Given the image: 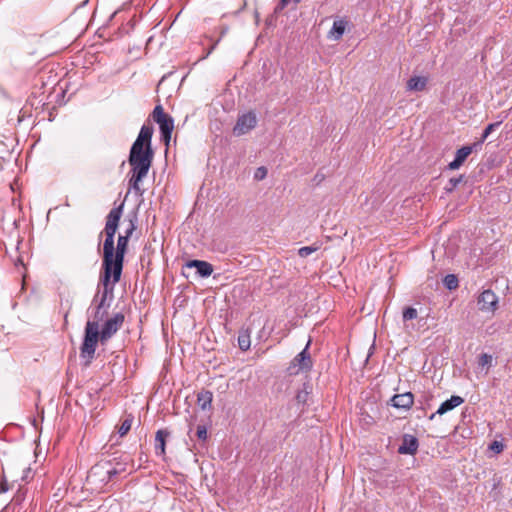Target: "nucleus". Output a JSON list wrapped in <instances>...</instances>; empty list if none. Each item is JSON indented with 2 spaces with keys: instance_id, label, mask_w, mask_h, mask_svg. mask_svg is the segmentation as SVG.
<instances>
[{
  "instance_id": "obj_34",
  "label": "nucleus",
  "mask_w": 512,
  "mask_h": 512,
  "mask_svg": "<svg viewBox=\"0 0 512 512\" xmlns=\"http://www.w3.org/2000/svg\"><path fill=\"white\" fill-rule=\"evenodd\" d=\"M285 7H286V5H284L283 3H281V2L279 1V3L277 4V6H276V7H275V9H274V13H275V14L280 13V12H281Z\"/></svg>"
},
{
  "instance_id": "obj_1",
  "label": "nucleus",
  "mask_w": 512,
  "mask_h": 512,
  "mask_svg": "<svg viewBox=\"0 0 512 512\" xmlns=\"http://www.w3.org/2000/svg\"><path fill=\"white\" fill-rule=\"evenodd\" d=\"M124 203L114 207L106 216L105 227L100 236L105 235L103 243V274L101 283L109 285L112 279L113 285L118 283L121 278L124 257L128 248L129 238L120 234L117 239V245L114 246V238L119 227V222L123 214Z\"/></svg>"
},
{
  "instance_id": "obj_37",
  "label": "nucleus",
  "mask_w": 512,
  "mask_h": 512,
  "mask_svg": "<svg viewBox=\"0 0 512 512\" xmlns=\"http://www.w3.org/2000/svg\"><path fill=\"white\" fill-rule=\"evenodd\" d=\"M162 136V139L164 140V142L166 143V145L169 144V141L171 139V134H161Z\"/></svg>"
},
{
  "instance_id": "obj_17",
  "label": "nucleus",
  "mask_w": 512,
  "mask_h": 512,
  "mask_svg": "<svg viewBox=\"0 0 512 512\" xmlns=\"http://www.w3.org/2000/svg\"><path fill=\"white\" fill-rule=\"evenodd\" d=\"M169 436V432L166 430H158L155 436V451L157 455H163L165 453V441Z\"/></svg>"
},
{
  "instance_id": "obj_10",
  "label": "nucleus",
  "mask_w": 512,
  "mask_h": 512,
  "mask_svg": "<svg viewBox=\"0 0 512 512\" xmlns=\"http://www.w3.org/2000/svg\"><path fill=\"white\" fill-rule=\"evenodd\" d=\"M309 346L310 341H308L305 348L299 354H297V356L292 361V365L294 367L297 366L299 370H310L312 368L313 364L308 352Z\"/></svg>"
},
{
  "instance_id": "obj_28",
  "label": "nucleus",
  "mask_w": 512,
  "mask_h": 512,
  "mask_svg": "<svg viewBox=\"0 0 512 512\" xmlns=\"http://www.w3.org/2000/svg\"><path fill=\"white\" fill-rule=\"evenodd\" d=\"M196 435L199 440L205 441L207 439V428L204 425L197 427Z\"/></svg>"
},
{
  "instance_id": "obj_6",
  "label": "nucleus",
  "mask_w": 512,
  "mask_h": 512,
  "mask_svg": "<svg viewBox=\"0 0 512 512\" xmlns=\"http://www.w3.org/2000/svg\"><path fill=\"white\" fill-rule=\"evenodd\" d=\"M154 121L159 125L161 134H172L174 120L164 112L161 105H157L152 113Z\"/></svg>"
},
{
  "instance_id": "obj_20",
  "label": "nucleus",
  "mask_w": 512,
  "mask_h": 512,
  "mask_svg": "<svg viewBox=\"0 0 512 512\" xmlns=\"http://www.w3.org/2000/svg\"><path fill=\"white\" fill-rule=\"evenodd\" d=\"M444 285L449 290H454L458 287V279L454 274H448L444 277Z\"/></svg>"
},
{
  "instance_id": "obj_41",
  "label": "nucleus",
  "mask_w": 512,
  "mask_h": 512,
  "mask_svg": "<svg viewBox=\"0 0 512 512\" xmlns=\"http://www.w3.org/2000/svg\"><path fill=\"white\" fill-rule=\"evenodd\" d=\"M301 0H294L295 3H299Z\"/></svg>"
},
{
  "instance_id": "obj_27",
  "label": "nucleus",
  "mask_w": 512,
  "mask_h": 512,
  "mask_svg": "<svg viewBox=\"0 0 512 512\" xmlns=\"http://www.w3.org/2000/svg\"><path fill=\"white\" fill-rule=\"evenodd\" d=\"M492 360L493 358L491 355L483 353L479 357L478 364L481 367L490 366L492 364Z\"/></svg>"
},
{
  "instance_id": "obj_3",
  "label": "nucleus",
  "mask_w": 512,
  "mask_h": 512,
  "mask_svg": "<svg viewBox=\"0 0 512 512\" xmlns=\"http://www.w3.org/2000/svg\"><path fill=\"white\" fill-rule=\"evenodd\" d=\"M100 332L95 322H86L83 343L80 347V357L84 359V366H89L94 358Z\"/></svg>"
},
{
  "instance_id": "obj_15",
  "label": "nucleus",
  "mask_w": 512,
  "mask_h": 512,
  "mask_svg": "<svg viewBox=\"0 0 512 512\" xmlns=\"http://www.w3.org/2000/svg\"><path fill=\"white\" fill-rule=\"evenodd\" d=\"M428 78L425 76H413L407 81V90L420 92L426 88Z\"/></svg>"
},
{
  "instance_id": "obj_13",
  "label": "nucleus",
  "mask_w": 512,
  "mask_h": 512,
  "mask_svg": "<svg viewBox=\"0 0 512 512\" xmlns=\"http://www.w3.org/2000/svg\"><path fill=\"white\" fill-rule=\"evenodd\" d=\"M463 402L464 399L462 397L454 395L450 399L444 401L437 409V411L430 415L429 419L433 420L435 415H443L461 405Z\"/></svg>"
},
{
  "instance_id": "obj_7",
  "label": "nucleus",
  "mask_w": 512,
  "mask_h": 512,
  "mask_svg": "<svg viewBox=\"0 0 512 512\" xmlns=\"http://www.w3.org/2000/svg\"><path fill=\"white\" fill-rule=\"evenodd\" d=\"M123 322L124 315L122 313H117L112 318L108 319L100 331L101 342H105L110 339L120 329Z\"/></svg>"
},
{
  "instance_id": "obj_4",
  "label": "nucleus",
  "mask_w": 512,
  "mask_h": 512,
  "mask_svg": "<svg viewBox=\"0 0 512 512\" xmlns=\"http://www.w3.org/2000/svg\"><path fill=\"white\" fill-rule=\"evenodd\" d=\"M103 286H104V289L101 292V294L98 292L93 298L92 305H95V307H90L88 309V313L90 311L92 313V315L90 316V317H92V320L88 319L87 322H95L98 326H99V322L101 320H103V318L107 314V308L109 305H106V300H107L108 293L112 292L114 285L112 284L110 289L108 288L109 285H107V286L103 285Z\"/></svg>"
},
{
  "instance_id": "obj_31",
  "label": "nucleus",
  "mask_w": 512,
  "mask_h": 512,
  "mask_svg": "<svg viewBox=\"0 0 512 512\" xmlns=\"http://www.w3.org/2000/svg\"><path fill=\"white\" fill-rule=\"evenodd\" d=\"M307 395H308V394H307V392H305V391H300V392H298V393H297V395H296V399H297V401H298L299 403H305V402H306V400H307Z\"/></svg>"
},
{
  "instance_id": "obj_9",
  "label": "nucleus",
  "mask_w": 512,
  "mask_h": 512,
  "mask_svg": "<svg viewBox=\"0 0 512 512\" xmlns=\"http://www.w3.org/2000/svg\"><path fill=\"white\" fill-rule=\"evenodd\" d=\"M479 146V143H473L472 145L463 146L456 151L455 158L448 164V169L457 170L465 162L467 157Z\"/></svg>"
},
{
  "instance_id": "obj_40",
  "label": "nucleus",
  "mask_w": 512,
  "mask_h": 512,
  "mask_svg": "<svg viewBox=\"0 0 512 512\" xmlns=\"http://www.w3.org/2000/svg\"><path fill=\"white\" fill-rule=\"evenodd\" d=\"M218 42H219V40H218V41H217V42H216V43L211 47V49H210L209 53H210L213 49H215V46L217 45V43H218Z\"/></svg>"
},
{
  "instance_id": "obj_35",
  "label": "nucleus",
  "mask_w": 512,
  "mask_h": 512,
  "mask_svg": "<svg viewBox=\"0 0 512 512\" xmlns=\"http://www.w3.org/2000/svg\"><path fill=\"white\" fill-rule=\"evenodd\" d=\"M30 474H31V469L30 468L25 469L24 474L22 476V480L28 481V479L31 477Z\"/></svg>"
},
{
  "instance_id": "obj_11",
  "label": "nucleus",
  "mask_w": 512,
  "mask_h": 512,
  "mask_svg": "<svg viewBox=\"0 0 512 512\" xmlns=\"http://www.w3.org/2000/svg\"><path fill=\"white\" fill-rule=\"evenodd\" d=\"M186 268H195L200 277L206 278L213 273V266L203 260H189L185 263Z\"/></svg>"
},
{
  "instance_id": "obj_18",
  "label": "nucleus",
  "mask_w": 512,
  "mask_h": 512,
  "mask_svg": "<svg viewBox=\"0 0 512 512\" xmlns=\"http://www.w3.org/2000/svg\"><path fill=\"white\" fill-rule=\"evenodd\" d=\"M213 394L209 390H203L197 395V403L202 410L211 408Z\"/></svg>"
},
{
  "instance_id": "obj_24",
  "label": "nucleus",
  "mask_w": 512,
  "mask_h": 512,
  "mask_svg": "<svg viewBox=\"0 0 512 512\" xmlns=\"http://www.w3.org/2000/svg\"><path fill=\"white\" fill-rule=\"evenodd\" d=\"M462 181H463L462 175H460L459 177L451 178L448 182V185L445 187V190L448 193H451L458 186V184L461 183Z\"/></svg>"
},
{
  "instance_id": "obj_8",
  "label": "nucleus",
  "mask_w": 512,
  "mask_h": 512,
  "mask_svg": "<svg viewBox=\"0 0 512 512\" xmlns=\"http://www.w3.org/2000/svg\"><path fill=\"white\" fill-rule=\"evenodd\" d=\"M479 310L494 313L498 306V297L490 289L484 290L477 298Z\"/></svg>"
},
{
  "instance_id": "obj_30",
  "label": "nucleus",
  "mask_w": 512,
  "mask_h": 512,
  "mask_svg": "<svg viewBox=\"0 0 512 512\" xmlns=\"http://www.w3.org/2000/svg\"><path fill=\"white\" fill-rule=\"evenodd\" d=\"M490 449L493 450L494 452L496 453H500L503 451L504 449V445L503 443L499 442V441H494L492 442V444L490 445Z\"/></svg>"
},
{
  "instance_id": "obj_16",
  "label": "nucleus",
  "mask_w": 512,
  "mask_h": 512,
  "mask_svg": "<svg viewBox=\"0 0 512 512\" xmlns=\"http://www.w3.org/2000/svg\"><path fill=\"white\" fill-rule=\"evenodd\" d=\"M346 21L338 19L333 22V26L328 33V37L333 40H339L343 36L346 29Z\"/></svg>"
},
{
  "instance_id": "obj_26",
  "label": "nucleus",
  "mask_w": 512,
  "mask_h": 512,
  "mask_svg": "<svg viewBox=\"0 0 512 512\" xmlns=\"http://www.w3.org/2000/svg\"><path fill=\"white\" fill-rule=\"evenodd\" d=\"M136 220V216L129 219V225L125 229L124 234H122L123 236H127L129 239L131 238L133 232L136 230Z\"/></svg>"
},
{
  "instance_id": "obj_14",
  "label": "nucleus",
  "mask_w": 512,
  "mask_h": 512,
  "mask_svg": "<svg viewBox=\"0 0 512 512\" xmlns=\"http://www.w3.org/2000/svg\"><path fill=\"white\" fill-rule=\"evenodd\" d=\"M419 443L415 436L406 434L403 437L402 444L398 448L400 454L413 455L418 449Z\"/></svg>"
},
{
  "instance_id": "obj_32",
  "label": "nucleus",
  "mask_w": 512,
  "mask_h": 512,
  "mask_svg": "<svg viewBox=\"0 0 512 512\" xmlns=\"http://www.w3.org/2000/svg\"><path fill=\"white\" fill-rule=\"evenodd\" d=\"M9 489L7 481L3 479L2 482H0V494L7 492Z\"/></svg>"
},
{
  "instance_id": "obj_39",
  "label": "nucleus",
  "mask_w": 512,
  "mask_h": 512,
  "mask_svg": "<svg viewBox=\"0 0 512 512\" xmlns=\"http://www.w3.org/2000/svg\"><path fill=\"white\" fill-rule=\"evenodd\" d=\"M228 28H224L221 32V36H223L227 32Z\"/></svg>"
},
{
  "instance_id": "obj_23",
  "label": "nucleus",
  "mask_w": 512,
  "mask_h": 512,
  "mask_svg": "<svg viewBox=\"0 0 512 512\" xmlns=\"http://www.w3.org/2000/svg\"><path fill=\"white\" fill-rule=\"evenodd\" d=\"M238 345L239 348L243 351H246L250 348V337L247 334H242L238 336Z\"/></svg>"
},
{
  "instance_id": "obj_36",
  "label": "nucleus",
  "mask_w": 512,
  "mask_h": 512,
  "mask_svg": "<svg viewBox=\"0 0 512 512\" xmlns=\"http://www.w3.org/2000/svg\"><path fill=\"white\" fill-rule=\"evenodd\" d=\"M117 470L116 469H111V470H108L107 471V475H108V479H112L113 476L117 475Z\"/></svg>"
},
{
  "instance_id": "obj_29",
  "label": "nucleus",
  "mask_w": 512,
  "mask_h": 512,
  "mask_svg": "<svg viewBox=\"0 0 512 512\" xmlns=\"http://www.w3.org/2000/svg\"><path fill=\"white\" fill-rule=\"evenodd\" d=\"M266 174H267V170L265 167H259L256 172H255V175H254V178L257 179V180H262L266 177Z\"/></svg>"
},
{
  "instance_id": "obj_21",
  "label": "nucleus",
  "mask_w": 512,
  "mask_h": 512,
  "mask_svg": "<svg viewBox=\"0 0 512 512\" xmlns=\"http://www.w3.org/2000/svg\"><path fill=\"white\" fill-rule=\"evenodd\" d=\"M501 124V122H495L487 125V127L484 129L482 137L479 143V146L487 139V137Z\"/></svg>"
},
{
  "instance_id": "obj_33",
  "label": "nucleus",
  "mask_w": 512,
  "mask_h": 512,
  "mask_svg": "<svg viewBox=\"0 0 512 512\" xmlns=\"http://www.w3.org/2000/svg\"><path fill=\"white\" fill-rule=\"evenodd\" d=\"M285 7H286V5H284L283 3H281V2L279 1V3L277 4V6H276V7H275V9H274V13H275V14L280 13V12H281Z\"/></svg>"
},
{
  "instance_id": "obj_19",
  "label": "nucleus",
  "mask_w": 512,
  "mask_h": 512,
  "mask_svg": "<svg viewBox=\"0 0 512 512\" xmlns=\"http://www.w3.org/2000/svg\"><path fill=\"white\" fill-rule=\"evenodd\" d=\"M132 422H133L132 415L127 416L123 420V422L121 423V425L118 428V433L121 437L125 436L129 432V430L131 429V426H132Z\"/></svg>"
},
{
  "instance_id": "obj_5",
  "label": "nucleus",
  "mask_w": 512,
  "mask_h": 512,
  "mask_svg": "<svg viewBox=\"0 0 512 512\" xmlns=\"http://www.w3.org/2000/svg\"><path fill=\"white\" fill-rule=\"evenodd\" d=\"M257 124V117L254 112H248L238 117L236 124L233 128V134L236 136H242L253 128Z\"/></svg>"
},
{
  "instance_id": "obj_25",
  "label": "nucleus",
  "mask_w": 512,
  "mask_h": 512,
  "mask_svg": "<svg viewBox=\"0 0 512 512\" xmlns=\"http://www.w3.org/2000/svg\"><path fill=\"white\" fill-rule=\"evenodd\" d=\"M417 315H418V312L415 308L407 307L403 311V320L404 321L413 320V319L417 318Z\"/></svg>"
},
{
  "instance_id": "obj_22",
  "label": "nucleus",
  "mask_w": 512,
  "mask_h": 512,
  "mask_svg": "<svg viewBox=\"0 0 512 512\" xmlns=\"http://www.w3.org/2000/svg\"><path fill=\"white\" fill-rule=\"evenodd\" d=\"M319 249V246L313 245V246H304L301 247L298 250V255L302 258L308 257L312 253L316 252Z\"/></svg>"
},
{
  "instance_id": "obj_2",
  "label": "nucleus",
  "mask_w": 512,
  "mask_h": 512,
  "mask_svg": "<svg viewBox=\"0 0 512 512\" xmlns=\"http://www.w3.org/2000/svg\"><path fill=\"white\" fill-rule=\"evenodd\" d=\"M153 127L143 125L138 137L131 146L128 162L131 166L130 188L142 194L139 183L147 176L152 165L154 151L152 149Z\"/></svg>"
},
{
  "instance_id": "obj_12",
  "label": "nucleus",
  "mask_w": 512,
  "mask_h": 512,
  "mask_svg": "<svg viewBox=\"0 0 512 512\" xmlns=\"http://www.w3.org/2000/svg\"><path fill=\"white\" fill-rule=\"evenodd\" d=\"M390 401L393 407L408 410L414 403V396L411 392L396 394Z\"/></svg>"
},
{
  "instance_id": "obj_38",
  "label": "nucleus",
  "mask_w": 512,
  "mask_h": 512,
  "mask_svg": "<svg viewBox=\"0 0 512 512\" xmlns=\"http://www.w3.org/2000/svg\"><path fill=\"white\" fill-rule=\"evenodd\" d=\"M280 2L287 6V4L289 3V0H280Z\"/></svg>"
}]
</instances>
